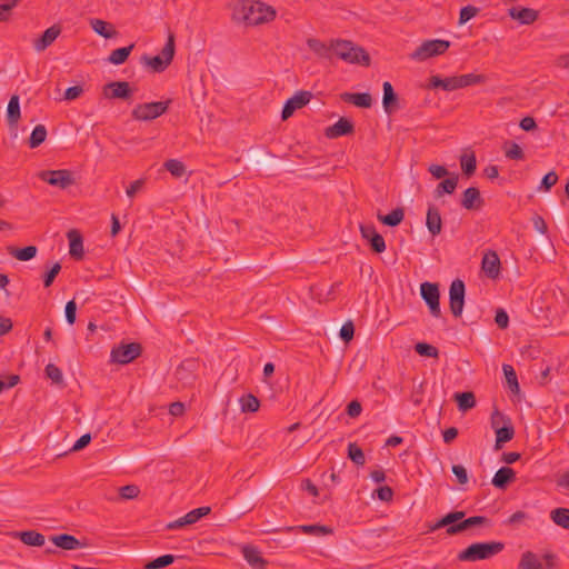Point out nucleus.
I'll list each match as a JSON object with an SVG mask.
<instances>
[{"label":"nucleus","instance_id":"obj_1","mask_svg":"<svg viewBox=\"0 0 569 569\" xmlns=\"http://www.w3.org/2000/svg\"><path fill=\"white\" fill-rule=\"evenodd\" d=\"M276 11L260 1L238 0L232 4L231 19L236 23L258 26L273 20Z\"/></svg>","mask_w":569,"mask_h":569},{"label":"nucleus","instance_id":"obj_2","mask_svg":"<svg viewBox=\"0 0 569 569\" xmlns=\"http://www.w3.org/2000/svg\"><path fill=\"white\" fill-rule=\"evenodd\" d=\"M539 310L541 315L536 313V326L539 328L548 329L556 327L560 321L562 306L555 293H543L541 297Z\"/></svg>","mask_w":569,"mask_h":569},{"label":"nucleus","instance_id":"obj_3","mask_svg":"<svg viewBox=\"0 0 569 569\" xmlns=\"http://www.w3.org/2000/svg\"><path fill=\"white\" fill-rule=\"evenodd\" d=\"M505 549V543L500 541L475 542L461 550L457 559L465 562H475L490 559Z\"/></svg>","mask_w":569,"mask_h":569},{"label":"nucleus","instance_id":"obj_4","mask_svg":"<svg viewBox=\"0 0 569 569\" xmlns=\"http://www.w3.org/2000/svg\"><path fill=\"white\" fill-rule=\"evenodd\" d=\"M332 52L348 63H357L366 67L370 64L369 53L362 47L349 40L332 41Z\"/></svg>","mask_w":569,"mask_h":569},{"label":"nucleus","instance_id":"obj_5","mask_svg":"<svg viewBox=\"0 0 569 569\" xmlns=\"http://www.w3.org/2000/svg\"><path fill=\"white\" fill-rule=\"evenodd\" d=\"M176 51L174 34L169 33L168 40L161 50V53L154 57L144 54L141 62L150 67L153 72H163L171 63Z\"/></svg>","mask_w":569,"mask_h":569},{"label":"nucleus","instance_id":"obj_6","mask_svg":"<svg viewBox=\"0 0 569 569\" xmlns=\"http://www.w3.org/2000/svg\"><path fill=\"white\" fill-rule=\"evenodd\" d=\"M450 46L451 43L448 40H425L413 52L410 53L409 57L415 61H426L430 58L446 53Z\"/></svg>","mask_w":569,"mask_h":569},{"label":"nucleus","instance_id":"obj_7","mask_svg":"<svg viewBox=\"0 0 569 569\" xmlns=\"http://www.w3.org/2000/svg\"><path fill=\"white\" fill-rule=\"evenodd\" d=\"M170 103L171 100L139 103L132 109L131 116L139 121H151L166 113Z\"/></svg>","mask_w":569,"mask_h":569},{"label":"nucleus","instance_id":"obj_8","mask_svg":"<svg viewBox=\"0 0 569 569\" xmlns=\"http://www.w3.org/2000/svg\"><path fill=\"white\" fill-rule=\"evenodd\" d=\"M141 352L142 346L139 342H121L112 348L110 353L111 362L127 365L140 357Z\"/></svg>","mask_w":569,"mask_h":569},{"label":"nucleus","instance_id":"obj_9","mask_svg":"<svg viewBox=\"0 0 569 569\" xmlns=\"http://www.w3.org/2000/svg\"><path fill=\"white\" fill-rule=\"evenodd\" d=\"M38 177L50 186L58 187L60 189H67L76 183L71 171L67 169L43 170L38 173Z\"/></svg>","mask_w":569,"mask_h":569},{"label":"nucleus","instance_id":"obj_10","mask_svg":"<svg viewBox=\"0 0 569 569\" xmlns=\"http://www.w3.org/2000/svg\"><path fill=\"white\" fill-rule=\"evenodd\" d=\"M420 295L428 306L431 316L439 318L441 316L439 286L428 281L423 282L420 286Z\"/></svg>","mask_w":569,"mask_h":569},{"label":"nucleus","instance_id":"obj_11","mask_svg":"<svg viewBox=\"0 0 569 569\" xmlns=\"http://www.w3.org/2000/svg\"><path fill=\"white\" fill-rule=\"evenodd\" d=\"M466 286L461 279H455L449 288V307L451 313L459 318L465 306Z\"/></svg>","mask_w":569,"mask_h":569},{"label":"nucleus","instance_id":"obj_12","mask_svg":"<svg viewBox=\"0 0 569 569\" xmlns=\"http://www.w3.org/2000/svg\"><path fill=\"white\" fill-rule=\"evenodd\" d=\"M311 98L312 93L310 91L301 90L296 92L295 96H292L286 101L281 111V119H289L297 109H301L302 107L308 104Z\"/></svg>","mask_w":569,"mask_h":569},{"label":"nucleus","instance_id":"obj_13","mask_svg":"<svg viewBox=\"0 0 569 569\" xmlns=\"http://www.w3.org/2000/svg\"><path fill=\"white\" fill-rule=\"evenodd\" d=\"M502 419V416L495 411L491 417V426L496 432L495 450H500L502 445L510 441L515 436V429L511 423L498 427V420Z\"/></svg>","mask_w":569,"mask_h":569},{"label":"nucleus","instance_id":"obj_14","mask_svg":"<svg viewBox=\"0 0 569 569\" xmlns=\"http://www.w3.org/2000/svg\"><path fill=\"white\" fill-rule=\"evenodd\" d=\"M211 511L210 507H200L196 508L188 513H186L183 517H180L179 519L171 521L167 525L168 530H176L183 528L189 525H193L197 521H199L202 517L209 515Z\"/></svg>","mask_w":569,"mask_h":569},{"label":"nucleus","instance_id":"obj_15","mask_svg":"<svg viewBox=\"0 0 569 569\" xmlns=\"http://www.w3.org/2000/svg\"><path fill=\"white\" fill-rule=\"evenodd\" d=\"M132 89L127 81H113L103 87L102 93L107 99L128 100L132 96Z\"/></svg>","mask_w":569,"mask_h":569},{"label":"nucleus","instance_id":"obj_16","mask_svg":"<svg viewBox=\"0 0 569 569\" xmlns=\"http://www.w3.org/2000/svg\"><path fill=\"white\" fill-rule=\"evenodd\" d=\"M360 232L362 238L369 242L371 250L375 253H382L386 250L385 239L377 232L373 224H361Z\"/></svg>","mask_w":569,"mask_h":569},{"label":"nucleus","instance_id":"obj_17","mask_svg":"<svg viewBox=\"0 0 569 569\" xmlns=\"http://www.w3.org/2000/svg\"><path fill=\"white\" fill-rule=\"evenodd\" d=\"M49 540L56 547L68 551L82 549L88 546L86 540H79L78 538L69 533L52 535L49 537Z\"/></svg>","mask_w":569,"mask_h":569},{"label":"nucleus","instance_id":"obj_18","mask_svg":"<svg viewBox=\"0 0 569 569\" xmlns=\"http://www.w3.org/2000/svg\"><path fill=\"white\" fill-rule=\"evenodd\" d=\"M476 526H490V520L485 516L463 517L462 520H458L455 526L448 529V536L459 535Z\"/></svg>","mask_w":569,"mask_h":569},{"label":"nucleus","instance_id":"obj_19","mask_svg":"<svg viewBox=\"0 0 569 569\" xmlns=\"http://www.w3.org/2000/svg\"><path fill=\"white\" fill-rule=\"evenodd\" d=\"M485 204V200L481 197V193L478 188L469 187L467 188L461 198V206L471 211L480 210Z\"/></svg>","mask_w":569,"mask_h":569},{"label":"nucleus","instance_id":"obj_20","mask_svg":"<svg viewBox=\"0 0 569 569\" xmlns=\"http://www.w3.org/2000/svg\"><path fill=\"white\" fill-rule=\"evenodd\" d=\"M198 362L196 359L183 360L176 369V377L184 386L191 385L194 380V371L197 370Z\"/></svg>","mask_w":569,"mask_h":569},{"label":"nucleus","instance_id":"obj_21","mask_svg":"<svg viewBox=\"0 0 569 569\" xmlns=\"http://www.w3.org/2000/svg\"><path fill=\"white\" fill-rule=\"evenodd\" d=\"M61 33V27L58 24H53L48 28L40 38L36 39L33 42V48L37 52L44 51L48 47H50L56 39Z\"/></svg>","mask_w":569,"mask_h":569},{"label":"nucleus","instance_id":"obj_22","mask_svg":"<svg viewBox=\"0 0 569 569\" xmlns=\"http://www.w3.org/2000/svg\"><path fill=\"white\" fill-rule=\"evenodd\" d=\"M353 131V123L347 118H340L335 124L326 129L325 134L329 139H336L342 136L351 134Z\"/></svg>","mask_w":569,"mask_h":569},{"label":"nucleus","instance_id":"obj_23","mask_svg":"<svg viewBox=\"0 0 569 569\" xmlns=\"http://www.w3.org/2000/svg\"><path fill=\"white\" fill-rule=\"evenodd\" d=\"M466 516V512L462 510H455L451 512H448L443 517H441L438 521L435 523H429L428 529L430 532L437 531L441 528H446V533L448 535V529L451 526H455V523L458 520H462V518Z\"/></svg>","mask_w":569,"mask_h":569},{"label":"nucleus","instance_id":"obj_24","mask_svg":"<svg viewBox=\"0 0 569 569\" xmlns=\"http://www.w3.org/2000/svg\"><path fill=\"white\" fill-rule=\"evenodd\" d=\"M69 240V253L72 258L81 260L83 258V239L77 229H71L67 233Z\"/></svg>","mask_w":569,"mask_h":569},{"label":"nucleus","instance_id":"obj_25","mask_svg":"<svg viewBox=\"0 0 569 569\" xmlns=\"http://www.w3.org/2000/svg\"><path fill=\"white\" fill-rule=\"evenodd\" d=\"M481 268L489 278L496 279L500 272V259L498 254L493 251L486 253L482 258Z\"/></svg>","mask_w":569,"mask_h":569},{"label":"nucleus","instance_id":"obj_26","mask_svg":"<svg viewBox=\"0 0 569 569\" xmlns=\"http://www.w3.org/2000/svg\"><path fill=\"white\" fill-rule=\"evenodd\" d=\"M383 96L382 106L388 114H391L398 109V94L395 92L392 84L389 81L382 84Z\"/></svg>","mask_w":569,"mask_h":569},{"label":"nucleus","instance_id":"obj_27","mask_svg":"<svg viewBox=\"0 0 569 569\" xmlns=\"http://www.w3.org/2000/svg\"><path fill=\"white\" fill-rule=\"evenodd\" d=\"M429 89L441 88L446 91H453L460 89L458 76L448 78H440L439 76H431L428 83Z\"/></svg>","mask_w":569,"mask_h":569},{"label":"nucleus","instance_id":"obj_28","mask_svg":"<svg viewBox=\"0 0 569 569\" xmlns=\"http://www.w3.org/2000/svg\"><path fill=\"white\" fill-rule=\"evenodd\" d=\"M516 478V472L510 467H501L492 478V486L497 489H506Z\"/></svg>","mask_w":569,"mask_h":569},{"label":"nucleus","instance_id":"obj_29","mask_svg":"<svg viewBox=\"0 0 569 569\" xmlns=\"http://www.w3.org/2000/svg\"><path fill=\"white\" fill-rule=\"evenodd\" d=\"M242 555L246 561L256 569H264L268 565V561L261 557L260 551L253 546H244Z\"/></svg>","mask_w":569,"mask_h":569},{"label":"nucleus","instance_id":"obj_30","mask_svg":"<svg viewBox=\"0 0 569 569\" xmlns=\"http://www.w3.org/2000/svg\"><path fill=\"white\" fill-rule=\"evenodd\" d=\"M13 536L30 547H41L46 541L44 536L36 530L16 531Z\"/></svg>","mask_w":569,"mask_h":569},{"label":"nucleus","instance_id":"obj_31","mask_svg":"<svg viewBox=\"0 0 569 569\" xmlns=\"http://www.w3.org/2000/svg\"><path fill=\"white\" fill-rule=\"evenodd\" d=\"M342 101L352 103L359 108H370L372 106V97L368 92L350 93L343 92L340 94Z\"/></svg>","mask_w":569,"mask_h":569},{"label":"nucleus","instance_id":"obj_32","mask_svg":"<svg viewBox=\"0 0 569 569\" xmlns=\"http://www.w3.org/2000/svg\"><path fill=\"white\" fill-rule=\"evenodd\" d=\"M426 226L432 236H438L441 232L442 220L438 208L429 206L426 218Z\"/></svg>","mask_w":569,"mask_h":569},{"label":"nucleus","instance_id":"obj_33","mask_svg":"<svg viewBox=\"0 0 569 569\" xmlns=\"http://www.w3.org/2000/svg\"><path fill=\"white\" fill-rule=\"evenodd\" d=\"M286 530L288 532L300 531L306 535L312 536H326L331 535L333 532L332 528L322 525H301L296 527H287Z\"/></svg>","mask_w":569,"mask_h":569},{"label":"nucleus","instance_id":"obj_34","mask_svg":"<svg viewBox=\"0 0 569 569\" xmlns=\"http://www.w3.org/2000/svg\"><path fill=\"white\" fill-rule=\"evenodd\" d=\"M20 117H21V112H20L19 96L13 94L10 98L8 107H7V120H8L9 127L17 128Z\"/></svg>","mask_w":569,"mask_h":569},{"label":"nucleus","instance_id":"obj_35","mask_svg":"<svg viewBox=\"0 0 569 569\" xmlns=\"http://www.w3.org/2000/svg\"><path fill=\"white\" fill-rule=\"evenodd\" d=\"M508 14L511 19L519 21L521 24L533 23V9L512 7L508 10Z\"/></svg>","mask_w":569,"mask_h":569},{"label":"nucleus","instance_id":"obj_36","mask_svg":"<svg viewBox=\"0 0 569 569\" xmlns=\"http://www.w3.org/2000/svg\"><path fill=\"white\" fill-rule=\"evenodd\" d=\"M458 409L466 412L476 407V396L472 391L457 392L453 396Z\"/></svg>","mask_w":569,"mask_h":569},{"label":"nucleus","instance_id":"obj_37","mask_svg":"<svg viewBox=\"0 0 569 569\" xmlns=\"http://www.w3.org/2000/svg\"><path fill=\"white\" fill-rule=\"evenodd\" d=\"M90 27L97 32L99 36L106 39H112L117 36V31L112 24L106 22L101 19H91Z\"/></svg>","mask_w":569,"mask_h":569},{"label":"nucleus","instance_id":"obj_38","mask_svg":"<svg viewBox=\"0 0 569 569\" xmlns=\"http://www.w3.org/2000/svg\"><path fill=\"white\" fill-rule=\"evenodd\" d=\"M8 252L20 261H29L33 259L38 252L36 246H27L24 248L8 247Z\"/></svg>","mask_w":569,"mask_h":569},{"label":"nucleus","instance_id":"obj_39","mask_svg":"<svg viewBox=\"0 0 569 569\" xmlns=\"http://www.w3.org/2000/svg\"><path fill=\"white\" fill-rule=\"evenodd\" d=\"M405 218V210L402 208H396L390 213L378 216L379 221H381L385 226L388 227H397L399 226Z\"/></svg>","mask_w":569,"mask_h":569},{"label":"nucleus","instance_id":"obj_40","mask_svg":"<svg viewBox=\"0 0 569 569\" xmlns=\"http://www.w3.org/2000/svg\"><path fill=\"white\" fill-rule=\"evenodd\" d=\"M133 48H134V44L131 43L128 47H122V48H118V49L113 50L110 53L108 61L116 66L124 63Z\"/></svg>","mask_w":569,"mask_h":569},{"label":"nucleus","instance_id":"obj_41","mask_svg":"<svg viewBox=\"0 0 569 569\" xmlns=\"http://www.w3.org/2000/svg\"><path fill=\"white\" fill-rule=\"evenodd\" d=\"M551 520L563 529H569V508L559 507L550 512Z\"/></svg>","mask_w":569,"mask_h":569},{"label":"nucleus","instance_id":"obj_42","mask_svg":"<svg viewBox=\"0 0 569 569\" xmlns=\"http://www.w3.org/2000/svg\"><path fill=\"white\" fill-rule=\"evenodd\" d=\"M47 138V129L43 124H38L33 128L30 137H29V147L31 149L38 148L41 143L46 141Z\"/></svg>","mask_w":569,"mask_h":569},{"label":"nucleus","instance_id":"obj_43","mask_svg":"<svg viewBox=\"0 0 569 569\" xmlns=\"http://www.w3.org/2000/svg\"><path fill=\"white\" fill-rule=\"evenodd\" d=\"M460 167H461L463 174H466L467 177H471L476 172V169H477L476 156L473 153H470V154L463 153L460 157Z\"/></svg>","mask_w":569,"mask_h":569},{"label":"nucleus","instance_id":"obj_44","mask_svg":"<svg viewBox=\"0 0 569 569\" xmlns=\"http://www.w3.org/2000/svg\"><path fill=\"white\" fill-rule=\"evenodd\" d=\"M242 412H256L259 410L260 401L252 393L244 395L239 400Z\"/></svg>","mask_w":569,"mask_h":569},{"label":"nucleus","instance_id":"obj_45","mask_svg":"<svg viewBox=\"0 0 569 569\" xmlns=\"http://www.w3.org/2000/svg\"><path fill=\"white\" fill-rule=\"evenodd\" d=\"M274 156L271 152H269V151L251 152V154H250V163L253 167L264 168V167H268L271 163V159Z\"/></svg>","mask_w":569,"mask_h":569},{"label":"nucleus","instance_id":"obj_46","mask_svg":"<svg viewBox=\"0 0 569 569\" xmlns=\"http://www.w3.org/2000/svg\"><path fill=\"white\" fill-rule=\"evenodd\" d=\"M308 47L316 52L318 56L322 58H330V52L332 51V42L330 46H327L326 43L321 42L317 39H309L307 41Z\"/></svg>","mask_w":569,"mask_h":569},{"label":"nucleus","instance_id":"obj_47","mask_svg":"<svg viewBox=\"0 0 569 569\" xmlns=\"http://www.w3.org/2000/svg\"><path fill=\"white\" fill-rule=\"evenodd\" d=\"M458 184V176H453L441 181L436 189V197H441L443 193H453Z\"/></svg>","mask_w":569,"mask_h":569},{"label":"nucleus","instance_id":"obj_48","mask_svg":"<svg viewBox=\"0 0 569 569\" xmlns=\"http://www.w3.org/2000/svg\"><path fill=\"white\" fill-rule=\"evenodd\" d=\"M348 458L357 466L362 467L366 463L363 450L355 442L348 446Z\"/></svg>","mask_w":569,"mask_h":569},{"label":"nucleus","instance_id":"obj_49","mask_svg":"<svg viewBox=\"0 0 569 569\" xmlns=\"http://www.w3.org/2000/svg\"><path fill=\"white\" fill-rule=\"evenodd\" d=\"M503 150H505L506 157L509 159H512V160H523L525 159V153H523L522 148L516 142H510V141L505 142Z\"/></svg>","mask_w":569,"mask_h":569},{"label":"nucleus","instance_id":"obj_50","mask_svg":"<svg viewBox=\"0 0 569 569\" xmlns=\"http://www.w3.org/2000/svg\"><path fill=\"white\" fill-rule=\"evenodd\" d=\"M459 78V84L460 89L466 88L473 84H481L485 83L487 80V77L485 74H475V73H467V74H460Z\"/></svg>","mask_w":569,"mask_h":569},{"label":"nucleus","instance_id":"obj_51","mask_svg":"<svg viewBox=\"0 0 569 569\" xmlns=\"http://www.w3.org/2000/svg\"><path fill=\"white\" fill-rule=\"evenodd\" d=\"M176 557L173 555L160 556L144 565V569H161L173 563Z\"/></svg>","mask_w":569,"mask_h":569},{"label":"nucleus","instance_id":"obj_52","mask_svg":"<svg viewBox=\"0 0 569 569\" xmlns=\"http://www.w3.org/2000/svg\"><path fill=\"white\" fill-rule=\"evenodd\" d=\"M163 167L176 178H181L186 173V166L177 159L167 160Z\"/></svg>","mask_w":569,"mask_h":569},{"label":"nucleus","instance_id":"obj_53","mask_svg":"<svg viewBox=\"0 0 569 569\" xmlns=\"http://www.w3.org/2000/svg\"><path fill=\"white\" fill-rule=\"evenodd\" d=\"M415 351L421 357L439 358V350L427 342H418L415 345Z\"/></svg>","mask_w":569,"mask_h":569},{"label":"nucleus","instance_id":"obj_54","mask_svg":"<svg viewBox=\"0 0 569 569\" xmlns=\"http://www.w3.org/2000/svg\"><path fill=\"white\" fill-rule=\"evenodd\" d=\"M502 370L510 390L516 393L519 392V383L513 367L505 363L502 365Z\"/></svg>","mask_w":569,"mask_h":569},{"label":"nucleus","instance_id":"obj_55","mask_svg":"<svg viewBox=\"0 0 569 569\" xmlns=\"http://www.w3.org/2000/svg\"><path fill=\"white\" fill-rule=\"evenodd\" d=\"M47 378L52 380L56 385H61L63 382V376L61 370L53 363H49L44 369Z\"/></svg>","mask_w":569,"mask_h":569},{"label":"nucleus","instance_id":"obj_56","mask_svg":"<svg viewBox=\"0 0 569 569\" xmlns=\"http://www.w3.org/2000/svg\"><path fill=\"white\" fill-rule=\"evenodd\" d=\"M558 181V174L556 171L551 170L540 181L538 190L540 191H549Z\"/></svg>","mask_w":569,"mask_h":569},{"label":"nucleus","instance_id":"obj_57","mask_svg":"<svg viewBox=\"0 0 569 569\" xmlns=\"http://www.w3.org/2000/svg\"><path fill=\"white\" fill-rule=\"evenodd\" d=\"M140 488L137 485H127L119 488V496L123 500H131L138 498Z\"/></svg>","mask_w":569,"mask_h":569},{"label":"nucleus","instance_id":"obj_58","mask_svg":"<svg viewBox=\"0 0 569 569\" xmlns=\"http://www.w3.org/2000/svg\"><path fill=\"white\" fill-rule=\"evenodd\" d=\"M479 8L471 4L461 8L459 13V24L461 26L467 23L470 19L476 17L479 13Z\"/></svg>","mask_w":569,"mask_h":569},{"label":"nucleus","instance_id":"obj_59","mask_svg":"<svg viewBox=\"0 0 569 569\" xmlns=\"http://www.w3.org/2000/svg\"><path fill=\"white\" fill-rule=\"evenodd\" d=\"M355 336V325L351 320L346 321L340 328L339 337L345 343H349Z\"/></svg>","mask_w":569,"mask_h":569},{"label":"nucleus","instance_id":"obj_60","mask_svg":"<svg viewBox=\"0 0 569 569\" xmlns=\"http://www.w3.org/2000/svg\"><path fill=\"white\" fill-rule=\"evenodd\" d=\"M536 562H541L542 569H558L559 567L558 557L551 552H546L540 560L536 559Z\"/></svg>","mask_w":569,"mask_h":569},{"label":"nucleus","instance_id":"obj_61","mask_svg":"<svg viewBox=\"0 0 569 569\" xmlns=\"http://www.w3.org/2000/svg\"><path fill=\"white\" fill-rule=\"evenodd\" d=\"M60 270H61V264L59 262H56L43 274L42 280H43V286L46 288H49L53 283V281H54L56 277L59 274Z\"/></svg>","mask_w":569,"mask_h":569},{"label":"nucleus","instance_id":"obj_62","mask_svg":"<svg viewBox=\"0 0 569 569\" xmlns=\"http://www.w3.org/2000/svg\"><path fill=\"white\" fill-rule=\"evenodd\" d=\"M66 320L69 325H73L77 318V305L74 300H70L64 307Z\"/></svg>","mask_w":569,"mask_h":569},{"label":"nucleus","instance_id":"obj_63","mask_svg":"<svg viewBox=\"0 0 569 569\" xmlns=\"http://www.w3.org/2000/svg\"><path fill=\"white\" fill-rule=\"evenodd\" d=\"M451 470H452V473L456 476L457 481L460 485H465V483L468 482V472H467V469L463 466H461V465H453Z\"/></svg>","mask_w":569,"mask_h":569},{"label":"nucleus","instance_id":"obj_64","mask_svg":"<svg viewBox=\"0 0 569 569\" xmlns=\"http://www.w3.org/2000/svg\"><path fill=\"white\" fill-rule=\"evenodd\" d=\"M517 569H533V552L532 551H526L522 555Z\"/></svg>","mask_w":569,"mask_h":569}]
</instances>
